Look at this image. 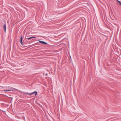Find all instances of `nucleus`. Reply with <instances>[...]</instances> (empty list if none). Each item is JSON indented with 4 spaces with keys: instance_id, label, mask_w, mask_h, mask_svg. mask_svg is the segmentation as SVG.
Instances as JSON below:
<instances>
[{
    "instance_id": "obj_8",
    "label": "nucleus",
    "mask_w": 121,
    "mask_h": 121,
    "mask_svg": "<svg viewBox=\"0 0 121 121\" xmlns=\"http://www.w3.org/2000/svg\"><path fill=\"white\" fill-rule=\"evenodd\" d=\"M86 6L87 7H90V4L88 3H87L86 4Z\"/></svg>"
},
{
    "instance_id": "obj_3",
    "label": "nucleus",
    "mask_w": 121,
    "mask_h": 121,
    "mask_svg": "<svg viewBox=\"0 0 121 121\" xmlns=\"http://www.w3.org/2000/svg\"><path fill=\"white\" fill-rule=\"evenodd\" d=\"M22 39H23V37H22V35L21 36V38H20V42L21 44L23 46L24 45V44H23V43L22 42Z\"/></svg>"
},
{
    "instance_id": "obj_6",
    "label": "nucleus",
    "mask_w": 121,
    "mask_h": 121,
    "mask_svg": "<svg viewBox=\"0 0 121 121\" xmlns=\"http://www.w3.org/2000/svg\"><path fill=\"white\" fill-rule=\"evenodd\" d=\"M31 93L32 95H34V94H35V96H36L37 95L38 93L36 91H35Z\"/></svg>"
},
{
    "instance_id": "obj_7",
    "label": "nucleus",
    "mask_w": 121,
    "mask_h": 121,
    "mask_svg": "<svg viewBox=\"0 0 121 121\" xmlns=\"http://www.w3.org/2000/svg\"><path fill=\"white\" fill-rule=\"evenodd\" d=\"M23 93L24 94H28V95H32L31 93H29L28 92H24Z\"/></svg>"
},
{
    "instance_id": "obj_9",
    "label": "nucleus",
    "mask_w": 121,
    "mask_h": 121,
    "mask_svg": "<svg viewBox=\"0 0 121 121\" xmlns=\"http://www.w3.org/2000/svg\"><path fill=\"white\" fill-rule=\"evenodd\" d=\"M117 1L118 3L120 4L121 5V2L119 0H117Z\"/></svg>"
},
{
    "instance_id": "obj_10",
    "label": "nucleus",
    "mask_w": 121,
    "mask_h": 121,
    "mask_svg": "<svg viewBox=\"0 0 121 121\" xmlns=\"http://www.w3.org/2000/svg\"><path fill=\"white\" fill-rule=\"evenodd\" d=\"M45 75L46 76H47L48 75V74L47 73H46V74H45Z\"/></svg>"
},
{
    "instance_id": "obj_4",
    "label": "nucleus",
    "mask_w": 121,
    "mask_h": 121,
    "mask_svg": "<svg viewBox=\"0 0 121 121\" xmlns=\"http://www.w3.org/2000/svg\"><path fill=\"white\" fill-rule=\"evenodd\" d=\"M39 41V42L43 44H47V43L46 42L44 41H40V40H38Z\"/></svg>"
},
{
    "instance_id": "obj_2",
    "label": "nucleus",
    "mask_w": 121,
    "mask_h": 121,
    "mask_svg": "<svg viewBox=\"0 0 121 121\" xmlns=\"http://www.w3.org/2000/svg\"><path fill=\"white\" fill-rule=\"evenodd\" d=\"M26 39H27L28 40H30V39H32L33 38H36V37H33L32 36H31L30 37H28V35L26 36Z\"/></svg>"
},
{
    "instance_id": "obj_11",
    "label": "nucleus",
    "mask_w": 121,
    "mask_h": 121,
    "mask_svg": "<svg viewBox=\"0 0 121 121\" xmlns=\"http://www.w3.org/2000/svg\"><path fill=\"white\" fill-rule=\"evenodd\" d=\"M23 43H24V41H23Z\"/></svg>"
},
{
    "instance_id": "obj_1",
    "label": "nucleus",
    "mask_w": 121,
    "mask_h": 121,
    "mask_svg": "<svg viewBox=\"0 0 121 121\" xmlns=\"http://www.w3.org/2000/svg\"><path fill=\"white\" fill-rule=\"evenodd\" d=\"M9 87V90H4V91H5V92H7V91H13L14 90V88L12 87Z\"/></svg>"
},
{
    "instance_id": "obj_5",
    "label": "nucleus",
    "mask_w": 121,
    "mask_h": 121,
    "mask_svg": "<svg viewBox=\"0 0 121 121\" xmlns=\"http://www.w3.org/2000/svg\"><path fill=\"white\" fill-rule=\"evenodd\" d=\"M3 28L4 31L5 32V33L6 31V25L5 23V24H4L3 26Z\"/></svg>"
}]
</instances>
